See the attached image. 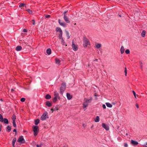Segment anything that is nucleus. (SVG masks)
Here are the masks:
<instances>
[{"instance_id": "obj_1", "label": "nucleus", "mask_w": 147, "mask_h": 147, "mask_svg": "<svg viewBox=\"0 0 147 147\" xmlns=\"http://www.w3.org/2000/svg\"><path fill=\"white\" fill-rule=\"evenodd\" d=\"M54 97L53 98V100L54 102H55L58 99L59 100H60V98L59 95L58 93L57 92V91H55L54 92Z\"/></svg>"}, {"instance_id": "obj_2", "label": "nucleus", "mask_w": 147, "mask_h": 147, "mask_svg": "<svg viewBox=\"0 0 147 147\" xmlns=\"http://www.w3.org/2000/svg\"><path fill=\"white\" fill-rule=\"evenodd\" d=\"M66 87V85L65 83H63L61 85V86L60 88V93L62 94H63L64 91L65 90Z\"/></svg>"}, {"instance_id": "obj_3", "label": "nucleus", "mask_w": 147, "mask_h": 147, "mask_svg": "<svg viewBox=\"0 0 147 147\" xmlns=\"http://www.w3.org/2000/svg\"><path fill=\"white\" fill-rule=\"evenodd\" d=\"M88 45H90L89 40L86 37H84L83 39V46L84 47L86 48Z\"/></svg>"}, {"instance_id": "obj_4", "label": "nucleus", "mask_w": 147, "mask_h": 147, "mask_svg": "<svg viewBox=\"0 0 147 147\" xmlns=\"http://www.w3.org/2000/svg\"><path fill=\"white\" fill-rule=\"evenodd\" d=\"M33 130L34 132V135L35 136H36L38 133L39 129L38 127L37 126H33L32 127Z\"/></svg>"}, {"instance_id": "obj_5", "label": "nucleus", "mask_w": 147, "mask_h": 147, "mask_svg": "<svg viewBox=\"0 0 147 147\" xmlns=\"http://www.w3.org/2000/svg\"><path fill=\"white\" fill-rule=\"evenodd\" d=\"M48 113L46 111L42 115L40 118V119L42 121L45 120L46 118H48Z\"/></svg>"}, {"instance_id": "obj_6", "label": "nucleus", "mask_w": 147, "mask_h": 147, "mask_svg": "<svg viewBox=\"0 0 147 147\" xmlns=\"http://www.w3.org/2000/svg\"><path fill=\"white\" fill-rule=\"evenodd\" d=\"M17 141L21 144L25 143L26 142L22 136H21L19 137Z\"/></svg>"}, {"instance_id": "obj_7", "label": "nucleus", "mask_w": 147, "mask_h": 147, "mask_svg": "<svg viewBox=\"0 0 147 147\" xmlns=\"http://www.w3.org/2000/svg\"><path fill=\"white\" fill-rule=\"evenodd\" d=\"M56 31L57 32H59L60 33V34L59 35V37H60V38H61V36H62V31L60 28L59 27H57L56 28Z\"/></svg>"}, {"instance_id": "obj_8", "label": "nucleus", "mask_w": 147, "mask_h": 147, "mask_svg": "<svg viewBox=\"0 0 147 147\" xmlns=\"http://www.w3.org/2000/svg\"><path fill=\"white\" fill-rule=\"evenodd\" d=\"M74 51H76L78 49L77 46L76 45L74 42V41L73 40L72 41V44L71 45Z\"/></svg>"}, {"instance_id": "obj_9", "label": "nucleus", "mask_w": 147, "mask_h": 147, "mask_svg": "<svg viewBox=\"0 0 147 147\" xmlns=\"http://www.w3.org/2000/svg\"><path fill=\"white\" fill-rule=\"evenodd\" d=\"M102 127L105 129L106 130H108L109 129V127L108 125L105 124L104 123H102Z\"/></svg>"}, {"instance_id": "obj_10", "label": "nucleus", "mask_w": 147, "mask_h": 147, "mask_svg": "<svg viewBox=\"0 0 147 147\" xmlns=\"http://www.w3.org/2000/svg\"><path fill=\"white\" fill-rule=\"evenodd\" d=\"M58 22L59 24L61 26L63 27H66V24L63 22H61L60 19H59L58 20Z\"/></svg>"}, {"instance_id": "obj_11", "label": "nucleus", "mask_w": 147, "mask_h": 147, "mask_svg": "<svg viewBox=\"0 0 147 147\" xmlns=\"http://www.w3.org/2000/svg\"><path fill=\"white\" fill-rule=\"evenodd\" d=\"M63 19L67 23H69L70 22L69 18L66 15L64 16Z\"/></svg>"}, {"instance_id": "obj_12", "label": "nucleus", "mask_w": 147, "mask_h": 147, "mask_svg": "<svg viewBox=\"0 0 147 147\" xmlns=\"http://www.w3.org/2000/svg\"><path fill=\"white\" fill-rule=\"evenodd\" d=\"M59 107L58 105H56V106L54 107L51 108V110L52 111V112L53 113L54 111H57L59 110Z\"/></svg>"}, {"instance_id": "obj_13", "label": "nucleus", "mask_w": 147, "mask_h": 147, "mask_svg": "<svg viewBox=\"0 0 147 147\" xmlns=\"http://www.w3.org/2000/svg\"><path fill=\"white\" fill-rule=\"evenodd\" d=\"M92 99V97H90V98L89 99H87L86 98H85L84 99V101H85L88 104L91 102Z\"/></svg>"}, {"instance_id": "obj_14", "label": "nucleus", "mask_w": 147, "mask_h": 147, "mask_svg": "<svg viewBox=\"0 0 147 147\" xmlns=\"http://www.w3.org/2000/svg\"><path fill=\"white\" fill-rule=\"evenodd\" d=\"M88 104L85 101L84 102L83 105V108H85L88 106Z\"/></svg>"}, {"instance_id": "obj_15", "label": "nucleus", "mask_w": 147, "mask_h": 147, "mask_svg": "<svg viewBox=\"0 0 147 147\" xmlns=\"http://www.w3.org/2000/svg\"><path fill=\"white\" fill-rule=\"evenodd\" d=\"M131 144L134 145H137L138 144V142L136 141L132 140L131 141Z\"/></svg>"}, {"instance_id": "obj_16", "label": "nucleus", "mask_w": 147, "mask_h": 147, "mask_svg": "<svg viewBox=\"0 0 147 147\" xmlns=\"http://www.w3.org/2000/svg\"><path fill=\"white\" fill-rule=\"evenodd\" d=\"M68 100H70L72 98V96L69 93H67L66 94Z\"/></svg>"}, {"instance_id": "obj_17", "label": "nucleus", "mask_w": 147, "mask_h": 147, "mask_svg": "<svg viewBox=\"0 0 147 147\" xmlns=\"http://www.w3.org/2000/svg\"><path fill=\"white\" fill-rule=\"evenodd\" d=\"M59 39H61V43L62 44V45H65V46H67V45H65V42H64V41L63 39V38H62V36H61V38H60V37H59Z\"/></svg>"}, {"instance_id": "obj_18", "label": "nucleus", "mask_w": 147, "mask_h": 147, "mask_svg": "<svg viewBox=\"0 0 147 147\" xmlns=\"http://www.w3.org/2000/svg\"><path fill=\"white\" fill-rule=\"evenodd\" d=\"M16 49L17 51H20L22 49V47L20 46H18L16 47Z\"/></svg>"}, {"instance_id": "obj_19", "label": "nucleus", "mask_w": 147, "mask_h": 147, "mask_svg": "<svg viewBox=\"0 0 147 147\" xmlns=\"http://www.w3.org/2000/svg\"><path fill=\"white\" fill-rule=\"evenodd\" d=\"M47 53L48 55H50L51 53V49L50 48L48 49L47 50Z\"/></svg>"}, {"instance_id": "obj_20", "label": "nucleus", "mask_w": 147, "mask_h": 147, "mask_svg": "<svg viewBox=\"0 0 147 147\" xmlns=\"http://www.w3.org/2000/svg\"><path fill=\"white\" fill-rule=\"evenodd\" d=\"M46 105L48 107H50L51 106L52 104L49 101H48L46 102Z\"/></svg>"}, {"instance_id": "obj_21", "label": "nucleus", "mask_w": 147, "mask_h": 147, "mask_svg": "<svg viewBox=\"0 0 147 147\" xmlns=\"http://www.w3.org/2000/svg\"><path fill=\"white\" fill-rule=\"evenodd\" d=\"M120 51L121 54H123L124 53L125 51V49L123 46H122L121 47Z\"/></svg>"}, {"instance_id": "obj_22", "label": "nucleus", "mask_w": 147, "mask_h": 147, "mask_svg": "<svg viewBox=\"0 0 147 147\" xmlns=\"http://www.w3.org/2000/svg\"><path fill=\"white\" fill-rule=\"evenodd\" d=\"M11 118L13 120V121H16V117L15 115L14 114H13L12 116L11 117Z\"/></svg>"}, {"instance_id": "obj_23", "label": "nucleus", "mask_w": 147, "mask_h": 147, "mask_svg": "<svg viewBox=\"0 0 147 147\" xmlns=\"http://www.w3.org/2000/svg\"><path fill=\"white\" fill-rule=\"evenodd\" d=\"M11 129V128L9 126H7L6 128V130L7 131H8L9 132H10Z\"/></svg>"}, {"instance_id": "obj_24", "label": "nucleus", "mask_w": 147, "mask_h": 147, "mask_svg": "<svg viewBox=\"0 0 147 147\" xmlns=\"http://www.w3.org/2000/svg\"><path fill=\"white\" fill-rule=\"evenodd\" d=\"M106 104L108 107L111 108L112 107V105L109 102L106 103Z\"/></svg>"}, {"instance_id": "obj_25", "label": "nucleus", "mask_w": 147, "mask_h": 147, "mask_svg": "<svg viewBox=\"0 0 147 147\" xmlns=\"http://www.w3.org/2000/svg\"><path fill=\"white\" fill-rule=\"evenodd\" d=\"M45 98L47 99H49L51 98V96L49 94H47L45 97Z\"/></svg>"}, {"instance_id": "obj_26", "label": "nucleus", "mask_w": 147, "mask_h": 147, "mask_svg": "<svg viewBox=\"0 0 147 147\" xmlns=\"http://www.w3.org/2000/svg\"><path fill=\"white\" fill-rule=\"evenodd\" d=\"M3 122L6 124H8L9 123L8 121V119L6 118H4V119H3Z\"/></svg>"}, {"instance_id": "obj_27", "label": "nucleus", "mask_w": 147, "mask_h": 147, "mask_svg": "<svg viewBox=\"0 0 147 147\" xmlns=\"http://www.w3.org/2000/svg\"><path fill=\"white\" fill-rule=\"evenodd\" d=\"M146 32L145 30H143L141 33V36L143 37H144L145 35Z\"/></svg>"}, {"instance_id": "obj_28", "label": "nucleus", "mask_w": 147, "mask_h": 147, "mask_svg": "<svg viewBox=\"0 0 147 147\" xmlns=\"http://www.w3.org/2000/svg\"><path fill=\"white\" fill-rule=\"evenodd\" d=\"M94 121L96 122H98L99 121V116H97L96 117V118L94 119Z\"/></svg>"}, {"instance_id": "obj_29", "label": "nucleus", "mask_w": 147, "mask_h": 147, "mask_svg": "<svg viewBox=\"0 0 147 147\" xmlns=\"http://www.w3.org/2000/svg\"><path fill=\"white\" fill-rule=\"evenodd\" d=\"M39 121L40 120L38 119L35 120V124L36 125H38L39 123Z\"/></svg>"}, {"instance_id": "obj_30", "label": "nucleus", "mask_w": 147, "mask_h": 147, "mask_svg": "<svg viewBox=\"0 0 147 147\" xmlns=\"http://www.w3.org/2000/svg\"><path fill=\"white\" fill-rule=\"evenodd\" d=\"M55 62L56 63L59 64L60 62V61L59 59L56 58L55 59Z\"/></svg>"}, {"instance_id": "obj_31", "label": "nucleus", "mask_w": 147, "mask_h": 147, "mask_svg": "<svg viewBox=\"0 0 147 147\" xmlns=\"http://www.w3.org/2000/svg\"><path fill=\"white\" fill-rule=\"evenodd\" d=\"M101 47V44L99 43H98L96 45V47L98 48H99Z\"/></svg>"}, {"instance_id": "obj_32", "label": "nucleus", "mask_w": 147, "mask_h": 147, "mask_svg": "<svg viewBox=\"0 0 147 147\" xmlns=\"http://www.w3.org/2000/svg\"><path fill=\"white\" fill-rule=\"evenodd\" d=\"M3 118L2 116V115L0 114V121L1 122H3Z\"/></svg>"}, {"instance_id": "obj_33", "label": "nucleus", "mask_w": 147, "mask_h": 147, "mask_svg": "<svg viewBox=\"0 0 147 147\" xmlns=\"http://www.w3.org/2000/svg\"><path fill=\"white\" fill-rule=\"evenodd\" d=\"M26 5V4H25L24 3H21L19 5V7H22L25 6Z\"/></svg>"}, {"instance_id": "obj_34", "label": "nucleus", "mask_w": 147, "mask_h": 147, "mask_svg": "<svg viewBox=\"0 0 147 147\" xmlns=\"http://www.w3.org/2000/svg\"><path fill=\"white\" fill-rule=\"evenodd\" d=\"M30 14H31L32 13V11L30 9H27L26 10Z\"/></svg>"}, {"instance_id": "obj_35", "label": "nucleus", "mask_w": 147, "mask_h": 147, "mask_svg": "<svg viewBox=\"0 0 147 147\" xmlns=\"http://www.w3.org/2000/svg\"><path fill=\"white\" fill-rule=\"evenodd\" d=\"M13 125L15 127H16V121H13Z\"/></svg>"}, {"instance_id": "obj_36", "label": "nucleus", "mask_w": 147, "mask_h": 147, "mask_svg": "<svg viewBox=\"0 0 147 147\" xmlns=\"http://www.w3.org/2000/svg\"><path fill=\"white\" fill-rule=\"evenodd\" d=\"M16 138H14L13 140V141L12 142V144H15V143L16 141Z\"/></svg>"}, {"instance_id": "obj_37", "label": "nucleus", "mask_w": 147, "mask_h": 147, "mask_svg": "<svg viewBox=\"0 0 147 147\" xmlns=\"http://www.w3.org/2000/svg\"><path fill=\"white\" fill-rule=\"evenodd\" d=\"M125 52L127 54H129L130 53V51L128 49H127L125 50Z\"/></svg>"}, {"instance_id": "obj_38", "label": "nucleus", "mask_w": 147, "mask_h": 147, "mask_svg": "<svg viewBox=\"0 0 147 147\" xmlns=\"http://www.w3.org/2000/svg\"><path fill=\"white\" fill-rule=\"evenodd\" d=\"M25 100V98H22L20 99V101L22 102H24Z\"/></svg>"}, {"instance_id": "obj_39", "label": "nucleus", "mask_w": 147, "mask_h": 147, "mask_svg": "<svg viewBox=\"0 0 147 147\" xmlns=\"http://www.w3.org/2000/svg\"><path fill=\"white\" fill-rule=\"evenodd\" d=\"M66 35L67 36V37H68V38H69L70 36H69V33L67 31L66 32Z\"/></svg>"}, {"instance_id": "obj_40", "label": "nucleus", "mask_w": 147, "mask_h": 147, "mask_svg": "<svg viewBox=\"0 0 147 147\" xmlns=\"http://www.w3.org/2000/svg\"><path fill=\"white\" fill-rule=\"evenodd\" d=\"M133 92L134 95L135 97V98H136V93L135 92V91H134L133 90Z\"/></svg>"}, {"instance_id": "obj_41", "label": "nucleus", "mask_w": 147, "mask_h": 147, "mask_svg": "<svg viewBox=\"0 0 147 147\" xmlns=\"http://www.w3.org/2000/svg\"><path fill=\"white\" fill-rule=\"evenodd\" d=\"M124 72L125 73V75L126 76L127 75V69H126V67L125 68V70L124 71Z\"/></svg>"}, {"instance_id": "obj_42", "label": "nucleus", "mask_w": 147, "mask_h": 147, "mask_svg": "<svg viewBox=\"0 0 147 147\" xmlns=\"http://www.w3.org/2000/svg\"><path fill=\"white\" fill-rule=\"evenodd\" d=\"M124 147H128V144L126 143H124Z\"/></svg>"}, {"instance_id": "obj_43", "label": "nucleus", "mask_w": 147, "mask_h": 147, "mask_svg": "<svg viewBox=\"0 0 147 147\" xmlns=\"http://www.w3.org/2000/svg\"><path fill=\"white\" fill-rule=\"evenodd\" d=\"M50 17V15H47L45 16L46 18H49Z\"/></svg>"}, {"instance_id": "obj_44", "label": "nucleus", "mask_w": 147, "mask_h": 147, "mask_svg": "<svg viewBox=\"0 0 147 147\" xmlns=\"http://www.w3.org/2000/svg\"><path fill=\"white\" fill-rule=\"evenodd\" d=\"M32 21L33 22H32V24L33 25H34L35 24V20H32Z\"/></svg>"}, {"instance_id": "obj_45", "label": "nucleus", "mask_w": 147, "mask_h": 147, "mask_svg": "<svg viewBox=\"0 0 147 147\" xmlns=\"http://www.w3.org/2000/svg\"><path fill=\"white\" fill-rule=\"evenodd\" d=\"M102 107L103 109H105L106 108V106L105 104L102 105Z\"/></svg>"}, {"instance_id": "obj_46", "label": "nucleus", "mask_w": 147, "mask_h": 147, "mask_svg": "<svg viewBox=\"0 0 147 147\" xmlns=\"http://www.w3.org/2000/svg\"><path fill=\"white\" fill-rule=\"evenodd\" d=\"M36 146L37 147H41V146H42V144H40V145H38V144L36 145Z\"/></svg>"}, {"instance_id": "obj_47", "label": "nucleus", "mask_w": 147, "mask_h": 147, "mask_svg": "<svg viewBox=\"0 0 147 147\" xmlns=\"http://www.w3.org/2000/svg\"><path fill=\"white\" fill-rule=\"evenodd\" d=\"M23 31L24 32H27V30L26 29H23Z\"/></svg>"}, {"instance_id": "obj_48", "label": "nucleus", "mask_w": 147, "mask_h": 147, "mask_svg": "<svg viewBox=\"0 0 147 147\" xmlns=\"http://www.w3.org/2000/svg\"><path fill=\"white\" fill-rule=\"evenodd\" d=\"M136 107L137 108H138L139 107V106H138V104L137 103H136Z\"/></svg>"}, {"instance_id": "obj_49", "label": "nucleus", "mask_w": 147, "mask_h": 147, "mask_svg": "<svg viewBox=\"0 0 147 147\" xmlns=\"http://www.w3.org/2000/svg\"><path fill=\"white\" fill-rule=\"evenodd\" d=\"M2 125L0 124V131L1 130Z\"/></svg>"}, {"instance_id": "obj_50", "label": "nucleus", "mask_w": 147, "mask_h": 147, "mask_svg": "<svg viewBox=\"0 0 147 147\" xmlns=\"http://www.w3.org/2000/svg\"><path fill=\"white\" fill-rule=\"evenodd\" d=\"M67 12V11H65L64 12H63V14H64V15H65V13Z\"/></svg>"}, {"instance_id": "obj_51", "label": "nucleus", "mask_w": 147, "mask_h": 147, "mask_svg": "<svg viewBox=\"0 0 147 147\" xmlns=\"http://www.w3.org/2000/svg\"><path fill=\"white\" fill-rule=\"evenodd\" d=\"M16 130H17L16 129H14L13 130V132H16Z\"/></svg>"}, {"instance_id": "obj_52", "label": "nucleus", "mask_w": 147, "mask_h": 147, "mask_svg": "<svg viewBox=\"0 0 147 147\" xmlns=\"http://www.w3.org/2000/svg\"><path fill=\"white\" fill-rule=\"evenodd\" d=\"M94 96H98L97 95V94L96 93H95L94 94Z\"/></svg>"}, {"instance_id": "obj_53", "label": "nucleus", "mask_w": 147, "mask_h": 147, "mask_svg": "<svg viewBox=\"0 0 147 147\" xmlns=\"http://www.w3.org/2000/svg\"><path fill=\"white\" fill-rule=\"evenodd\" d=\"M12 144V146L13 147H15V144Z\"/></svg>"}, {"instance_id": "obj_54", "label": "nucleus", "mask_w": 147, "mask_h": 147, "mask_svg": "<svg viewBox=\"0 0 147 147\" xmlns=\"http://www.w3.org/2000/svg\"><path fill=\"white\" fill-rule=\"evenodd\" d=\"M98 61V59H95V60H94V61Z\"/></svg>"}, {"instance_id": "obj_55", "label": "nucleus", "mask_w": 147, "mask_h": 147, "mask_svg": "<svg viewBox=\"0 0 147 147\" xmlns=\"http://www.w3.org/2000/svg\"><path fill=\"white\" fill-rule=\"evenodd\" d=\"M140 67H141L142 68V64H141L140 65Z\"/></svg>"}, {"instance_id": "obj_56", "label": "nucleus", "mask_w": 147, "mask_h": 147, "mask_svg": "<svg viewBox=\"0 0 147 147\" xmlns=\"http://www.w3.org/2000/svg\"><path fill=\"white\" fill-rule=\"evenodd\" d=\"M93 127H94V125H92L91 126V128H92Z\"/></svg>"}, {"instance_id": "obj_57", "label": "nucleus", "mask_w": 147, "mask_h": 147, "mask_svg": "<svg viewBox=\"0 0 147 147\" xmlns=\"http://www.w3.org/2000/svg\"><path fill=\"white\" fill-rule=\"evenodd\" d=\"M119 16L120 17H121V15H119Z\"/></svg>"}, {"instance_id": "obj_58", "label": "nucleus", "mask_w": 147, "mask_h": 147, "mask_svg": "<svg viewBox=\"0 0 147 147\" xmlns=\"http://www.w3.org/2000/svg\"><path fill=\"white\" fill-rule=\"evenodd\" d=\"M11 90L12 91H13L14 90H13L12 89Z\"/></svg>"}, {"instance_id": "obj_59", "label": "nucleus", "mask_w": 147, "mask_h": 147, "mask_svg": "<svg viewBox=\"0 0 147 147\" xmlns=\"http://www.w3.org/2000/svg\"><path fill=\"white\" fill-rule=\"evenodd\" d=\"M146 144L147 145V142H146Z\"/></svg>"}, {"instance_id": "obj_60", "label": "nucleus", "mask_w": 147, "mask_h": 147, "mask_svg": "<svg viewBox=\"0 0 147 147\" xmlns=\"http://www.w3.org/2000/svg\"><path fill=\"white\" fill-rule=\"evenodd\" d=\"M126 135H128V134H126Z\"/></svg>"}, {"instance_id": "obj_61", "label": "nucleus", "mask_w": 147, "mask_h": 147, "mask_svg": "<svg viewBox=\"0 0 147 147\" xmlns=\"http://www.w3.org/2000/svg\"><path fill=\"white\" fill-rule=\"evenodd\" d=\"M145 147H147V146H145Z\"/></svg>"}]
</instances>
